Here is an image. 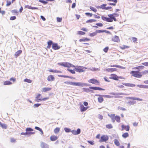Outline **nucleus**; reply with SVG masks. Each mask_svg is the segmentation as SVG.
Segmentation results:
<instances>
[{"mask_svg":"<svg viewBox=\"0 0 148 148\" xmlns=\"http://www.w3.org/2000/svg\"><path fill=\"white\" fill-rule=\"evenodd\" d=\"M58 64L60 65L63 66L64 67H67L68 68L75 67V71L79 73L84 72L85 71L86 69H88L86 67L82 66H75L72 64L67 62L59 63Z\"/></svg>","mask_w":148,"mask_h":148,"instance_id":"nucleus-1","label":"nucleus"},{"mask_svg":"<svg viewBox=\"0 0 148 148\" xmlns=\"http://www.w3.org/2000/svg\"><path fill=\"white\" fill-rule=\"evenodd\" d=\"M64 83L67 85H70L80 87L88 86L90 85L89 84L80 82H65Z\"/></svg>","mask_w":148,"mask_h":148,"instance_id":"nucleus-2","label":"nucleus"},{"mask_svg":"<svg viewBox=\"0 0 148 148\" xmlns=\"http://www.w3.org/2000/svg\"><path fill=\"white\" fill-rule=\"evenodd\" d=\"M90 89H93L94 90H104L105 89L101 88L100 87H90L89 88H83L84 90L86 92H93L92 91L90 90Z\"/></svg>","mask_w":148,"mask_h":148,"instance_id":"nucleus-3","label":"nucleus"},{"mask_svg":"<svg viewBox=\"0 0 148 148\" xmlns=\"http://www.w3.org/2000/svg\"><path fill=\"white\" fill-rule=\"evenodd\" d=\"M131 73L133 76L136 77L140 78L142 76L141 72L138 71H131Z\"/></svg>","mask_w":148,"mask_h":148,"instance_id":"nucleus-4","label":"nucleus"},{"mask_svg":"<svg viewBox=\"0 0 148 148\" xmlns=\"http://www.w3.org/2000/svg\"><path fill=\"white\" fill-rule=\"evenodd\" d=\"M25 131L27 135H33L35 134V132H32L33 130L30 127H27L25 129Z\"/></svg>","mask_w":148,"mask_h":148,"instance_id":"nucleus-5","label":"nucleus"},{"mask_svg":"<svg viewBox=\"0 0 148 148\" xmlns=\"http://www.w3.org/2000/svg\"><path fill=\"white\" fill-rule=\"evenodd\" d=\"M110 94L112 95H116L115 97V98L120 97L119 96V95H127L126 94L122 92L114 93V92H112L110 93Z\"/></svg>","mask_w":148,"mask_h":148,"instance_id":"nucleus-6","label":"nucleus"},{"mask_svg":"<svg viewBox=\"0 0 148 148\" xmlns=\"http://www.w3.org/2000/svg\"><path fill=\"white\" fill-rule=\"evenodd\" d=\"M108 139V137L107 135H103L101 136L100 141L101 142H106Z\"/></svg>","mask_w":148,"mask_h":148,"instance_id":"nucleus-7","label":"nucleus"},{"mask_svg":"<svg viewBox=\"0 0 148 148\" xmlns=\"http://www.w3.org/2000/svg\"><path fill=\"white\" fill-rule=\"evenodd\" d=\"M88 82L92 84H99V82L97 79H92L88 80Z\"/></svg>","mask_w":148,"mask_h":148,"instance_id":"nucleus-8","label":"nucleus"},{"mask_svg":"<svg viewBox=\"0 0 148 148\" xmlns=\"http://www.w3.org/2000/svg\"><path fill=\"white\" fill-rule=\"evenodd\" d=\"M71 132L72 133L75 135H77L79 134L81 132V130L79 128H78L77 130H73Z\"/></svg>","mask_w":148,"mask_h":148,"instance_id":"nucleus-9","label":"nucleus"},{"mask_svg":"<svg viewBox=\"0 0 148 148\" xmlns=\"http://www.w3.org/2000/svg\"><path fill=\"white\" fill-rule=\"evenodd\" d=\"M121 130L123 131L124 130H125L126 131H128L130 130V126L129 125H121Z\"/></svg>","mask_w":148,"mask_h":148,"instance_id":"nucleus-10","label":"nucleus"},{"mask_svg":"<svg viewBox=\"0 0 148 148\" xmlns=\"http://www.w3.org/2000/svg\"><path fill=\"white\" fill-rule=\"evenodd\" d=\"M40 147L41 148H49V145L42 142H41Z\"/></svg>","mask_w":148,"mask_h":148,"instance_id":"nucleus-11","label":"nucleus"},{"mask_svg":"<svg viewBox=\"0 0 148 148\" xmlns=\"http://www.w3.org/2000/svg\"><path fill=\"white\" fill-rule=\"evenodd\" d=\"M52 48L53 49L56 50L60 49V46H58V44L54 43L53 44Z\"/></svg>","mask_w":148,"mask_h":148,"instance_id":"nucleus-12","label":"nucleus"},{"mask_svg":"<svg viewBox=\"0 0 148 148\" xmlns=\"http://www.w3.org/2000/svg\"><path fill=\"white\" fill-rule=\"evenodd\" d=\"M109 78L110 79H112L115 80H118V76L114 74H111Z\"/></svg>","mask_w":148,"mask_h":148,"instance_id":"nucleus-13","label":"nucleus"},{"mask_svg":"<svg viewBox=\"0 0 148 148\" xmlns=\"http://www.w3.org/2000/svg\"><path fill=\"white\" fill-rule=\"evenodd\" d=\"M127 99H132V100H138V101H142L143 100V99H140L138 98H137V97H127Z\"/></svg>","mask_w":148,"mask_h":148,"instance_id":"nucleus-14","label":"nucleus"},{"mask_svg":"<svg viewBox=\"0 0 148 148\" xmlns=\"http://www.w3.org/2000/svg\"><path fill=\"white\" fill-rule=\"evenodd\" d=\"M108 116L111 119L112 121L113 122H114L115 121V119L116 118V116H115V114H111L110 115L108 114Z\"/></svg>","mask_w":148,"mask_h":148,"instance_id":"nucleus-15","label":"nucleus"},{"mask_svg":"<svg viewBox=\"0 0 148 148\" xmlns=\"http://www.w3.org/2000/svg\"><path fill=\"white\" fill-rule=\"evenodd\" d=\"M122 84L124 85L127 86H129V87H134L135 86V85L134 84H130V83H122Z\"/></svg>","mask_w":148,"mask_h":148,"instance_id":"nucleus-16","label":"nucleus"},{"mask_svg":"<svg viewBox=\"0 0 148 148\" xmlns=\"http://www.w3.org/2000/svg\"><path fill=\"white\" fill-rule=\"evenodd\" d=\"M112 40L113 41L118 42L119 40V39L118 36H115L112 38Z\"/></svg>","mask_w":148,"mask_h":148,"instance_id":"nucleus-17","label":"nucleus"},{"mask_svg":"<svg viewBox=\"0 0 148 148\" xmlns=\"http://www.w3.org/2000/svg\"><path fill=\"white\" fill-rule=\"evenodd\" d=\"M47 79L48 81H53L54 80V77L53 75H50L48 76Z\"/></svg>","mask_w":148,"mask_h":148,"instance_id":"nucleus-18","label":"nucleus"},{"mask_svg":"<svg viewBox=\"0 0 148 148\" xmlns=\"http://www.w3.org/2000/svg\"><path fill=\"white\" fill-rule=\"evenodd\" d=\"M112 15H111V14L108 15V16L109 18L107 17L106 21L108 22H112Z\"/></svg>","mask_w":148,"mask_h":148,"instance_id":"nucleus-19","label":"nucleus"},{"mask_svg":"<svg viewBox=\"0 0 148 148\" xmlns=\"http://www.w3.org/2000/svg\"><path fill=\"white\" fill-rule=\"evenodd\" d=\"M80 110L81 112H84L87 109V108L84 107L82 104H81L80 106Z\"/></svg>","mask_w":148,"mask_h":148,"instance_id":"nucleus-20","label":"nucleus"},{"mask_svg":"<svg viewBox=\"0 0 148 148\" xmlns=\"http://www.w3.org/2000/svg\"><path fill=\"white\" fill-rule=\"evenodd\" d=\"M22 51L21 50H19L16 52L14 54V56L15 58H17L18 56L22 53Z\"/></svg>","mask_w":148,"mask_h":148,"instance_id":"nucleus-21","label":"nucleus"},{"mask_svg":"<svg viewBox=\"0 0 148 148\" xmlns=\"http://www.w3.org/2000/svg\"><path fill=\"white\" fill-rule=\"evenodd\" d=\"M41 94H39L35 99V101L37 102H39L40 101H41V98H39V96H40Z\"/></svg>","mask_w":148,"mask_h":148,"instance_id":"nucleus-22","label":"nucleus"},{"mask_svg":"<svg viewBox=\"0 0 148 148\" xmlns=\"http://www.w3.org/2000/svg\"><path fill=\"white\" fill-rule=\"evenodd\" d=\"M58 138V137L55 136H51L50 139L51 141H54L56 140Z\"/></svg>","mask_w":148,"mask_h":148,"instance_id":"nucleus-23","label":"nucleus"},{"mask_svg":"<svg viewBox=\"0 0 148 148\" xmlns=\"http://www.w3.org/2000/svg\"><path fill=\"white\" fill-rule=\"evenodd\" d=\"M117 70L116 68H108L106 69V70L108 72H112L115 71Z\"/></svg>","mask_w":148,"mask_h":148,"instance_id":"nucleus-24","label":"nucleus"},{"mask_svg":"<svg viewBox=\"0 0 148 148\" xmlns=\"http://www.w3.org/2000/svg\"><path fill=\"white\" fill-rule=\"evenodd\" d=\"M53 44V42L51 40H49L47 42L48 46L47 47V48L49 49Z\"/></svg>","mask_w":148,"mask_h":148,"instance_id":"nucleus-25","label":"nucleus"},{"mask_svg":"<svg viewBox=\"0 0 148 148\" xmlns=\"http://www.w3.org/2000/svg\"><path fill=\"white\" fill-rule=\"evenodd\" d=\"M51 88H49L45 87L42 88V91L43 92H45L50 90Z\"/></svg>","mask_w":148,"mask_h":148,"instance_id":"nucleus-26","label":"nucleus"},{"mask_svg":"<svg viewBox=\"0 0 148 148\" xmlns=\"http://www.w3.org/2000/svg\"><path fill=\"white\" fill-rule=\"evenodd\" d=\"M88 70H91V71H99L100 70L98 68H96L95 67H93L92 68H89L88 69Z\"/></svg>","mask_w":148,"mask_h":148,"instance_id":"nucleus-27","label":"nucleus"},{"mask_svg":"<svg viewBox=\"0 0 148 148\" xmlns=\"http://www.w3.org/2000/svg\"><path fill=\"white\" fill-rule=\"evenodd\" d=\"M0 125L3 129H6L7 128V126L6 124H3L0 121Z\"/></svg>","mask_w":148,"mask_h":148,"instance_id":"nucleus-28","label":"nucleus"},{"mask_svg":"<svg viewBox=\"0 0 148 148\" xmlns=\"http://www.w3.org/2000/svg\"><path fill=\"white\" fill-rule=\"evenodd\" d=\"M136 103V101H129L127 102V104L129 105H134Z\"/></svg>","mask_w":148,"mask_h":148,"instance_id":"nucleus-29","label":"nucleus"},{"mask_svg":"<svg viewBox=\"0 0 148 148\" xmlns=\"http://www.w3.org/2000/svg\"><path fill=\"white\" fill-rule=\"evenodd\" d=\"M12 84V83L9 81H6L4 82V85H10Z\"/></svg>","mask_w":148,"mask_h":148,"instance_id":"nucleus-30","label":"nucleus"},{"mask_svg":"<svg viewBox=\"0 0 148 148\" xmlns=\"http://www.w3.org/2000/svg\"><path fill=\"white\" fill-rule=\"evenodd\" d=\"M103 97H100L98 98V102L100 103H101L103 101Z\"/></svg>","mask_w":148,"mask_h":148,"instance_id":"nucleus-31","label":"nucleus"},{"mask_svg":"<svg viewBox=\"0 0 148 148\" xmlns=\"http://www.w3.org/2000/svg\"><path fill=\"white\" fill-rule=\"evenodd\" d=\"M114 143L117 146L120 145V143L118 140L115 139L114 140Z\"/></svg>","mask_w":148,"mask_h":148,"instance_id":"nucleus-32","label":"nucleus"},{"mask_svg":"<svg viewBox=\"0 0 148 148\" xmlns=\"http://www.w3.org/2000/svg\"><path fill=\"white\" fill-rule=\"evenodd\" d=\"M90 40V39L87 38H84L82 39H80L79 40V41L80 42H82V41H88Z\"/></svg>","mask_w":148,"mask_h":148,"instance_id":"nucleus-33","label":"nucleus"},{"mask_svg":"<svg viewBox=\"0 0 148 148\" xmlns=\"http://www.w3.org/2000/svg\"><path fill=\"white\" fill-rule=\"evenodd\" d=\"M129 136V134L127 132H125V133H123L122 135V137L124 138H126Z\"/></svg>","mask_w":148,"mask_h":148,"instance_id":"nucleus-34","label":"nucleus"},{"mask_svg":"<svg viewBox=\"0 0 148 148\" xmlns=\"http://www.w3.org/2000/svg\"><path fill=\"white\" fill-rule=\"evenodd\" d=\"M97 34V33L96 30L95 32L92 33H90L89 34V35L91 37H93V36L96 35Z\"/></svg>","mask_w":148,"mask_h":148,"instance_id":"nucleus-35","label":"nucleus"},{"mask_svg":"<svg viewBox=\"0 0 148 148\" xmlns=\"http://www.w3.org/2000/svg\"><path fill=\"white\" fill-rule=\"evenodd\" d=\"M96 20L95 19H91L87 20L86 21V23H92L94 22H96Z\"/></svg>","mask_w":148,"mask_h":148,"instance_id":"nucleus-36","label":"nucleus"},{"mask_svg":"<svg viewBox=\"0 0 148 148\" xmlns=\"http://www.w3.org/2000/svg\"><path fill=\"white\" fill-rule=\"evenodd\" d=\"M120 117L119 116H116L115 121H116L117 122L119 123L120 122Z\"/></svg>","mask_w":148,"mask_h":148,"instance_id":"nucleus-37","label":"nucleus"},{"mask_svg":"<svg viewBox=\"0 0 148 148\" xmlns=\"http://www.w3.org/2000/svg\"><path fill=\"white\" fill-rule=\"evenodd\" d=\"M90 8L93 12H96L97 11V10L94 7L90 6Z\"/></svg>","mask_w":148,"mask_h":148,"instance_id":"nucleus-38","label":"nucleus"},{"mask_svg":"<svg viewBox=\"0 0 148 148\" xmlns=\"http://www.w3.org/2000/svg\"><path fill=\"white\" fill-rule=\"evenodd\" d=\"M24 81L25 82H26L29 83H30L32 82V81L31 80L27 78L25 79L24 80Z\"/></svg>","mask_w":148,"mask_h":148,"instance_id":"nucleus-39","label":"nucleus"},{"mask_svg":"<svg viewBox=\"0 0 148 148\" xmlns=\"http://www.w3.org/2000/svg\"><path fill=\"white\" fill-rule=\"evenodd\" d=\"M77 34L79 35H82L85 34V33L82 31H79L77 32Z\"/></svg>","mask_w":148,"mask_h":148,"instance_id":"nucleus-40","label":"nucleus"},{"mask_svg":"<svg viewBox=\"0 0 148 148\" xmlns=\"http://www.w3.org/2000/svg\"><path fill=\"white\" fill-rule=\"evenodd\" d=\"M106 127L108 129H110L113 128V126L111 124H108L106 125Z\"/></svg>","mask_w":148,"mask_h":148,"instance_id":"nucleus-41","label":"nucleus"},{"mask_svg":"<svg viewBox=\"0 0 148 148\" xmlns=\"http://www.w3.org/2000/svg\"><path fill=\"white\" fill-rule=\"evenodd\" d=\"M38 1L40 2L43 3L44 4H46L48 3L47 1H45L43 0H39Z\"/></svg>","mask_w":148,"mask_h":148,"instance_id":"nucleus-42","label":"nucleus"},{"mask_svg":"<svg viewBox=\"0 0 148 148\" xmlns=\"http://www.w3.org/2000/svg\"><path fill=\"white\" fill-rule=\"evenodd\" d=\"M64 130L66 132H69L71 131V129H70L66 127L64 128Z\"/></svg>","mask_w":148,"mask_h":148,"instance_id":"nucleus-43","label":"nucleus"},{"mask_svg":"<svg viewBox=\"0 0 148 148\" xmlns=\"http://www.w3.org/2000/svg\"><path fill=\"white\" fill-rule=\"evenodd\" d=\"M144 68V66H140L135 67V69H143Z\"/></svg>","mask_w":148,"mask_h":148,"instance_id":"nucleus-44","label":"nucleus"},{"mask_svg":"<svg viewBox=\"0 0 148 148\" xmlns=\"http://www.w3.org/2000/svg\"><path fill=\"white\" fill-rule=\"evenodd\" d=\"M103 97H106L108 98H111L113 97V96H112L106 95H103Z\"/></svg>","mask_w":148,"mask_h":148,"instance_id":"nucleus-45","label":"nucleus"},{"mask_svg":"<svg viewBox=\"0 0 148 148\" xmlns=\"http://www.w3.org/2000/svg\"><path fill=\"white\" fill-rule=\"evenodd\" d=\"M60 131V128L58 127H57L55 129L54 132L55 133H58Z\"/></svg>","mask_w":148,"mask_h":148,"instance_id":"nucleus-46","label":"nucleus"},{"mask_svg":"<svg viewBox=\"0 0 148 148\" xmlns=\"http://www.w3.org/2000/svg\"><path fill=\"white\" fill-rule=\"evenodd\" d=\"M106 5V4H103L101 5L100 7H99V8H101L102 9H105V7H106L105 6Z\"/></svg>","mask_w":148,"mask_h":148,"instance_id":"nucleus-47","label":"nucleus"},{"mask_svg":"<svg viewBox=\"0 0 148 148\" xmlns=\"http://www.w3.org/2000/svg\"><path fill=\"white\" fill-rule=\"evenodd\" d=\"M40 105H41V104H40V103H36V104H35L33 106V107L34 108H37V107H38L39 106H40Z\"/></svg>","mask_w":148,"mask_h":148,"instance_id":"nucleus-48","label":"nucleus"},{"mask_svg":"<svg viewBox=\"0 0 148 148\" xmlns=\"http://www.w3.org/2000/svg\"><path fill=\"white\" fill-rule=\"evenodd\" d=\"M67 70L69 71L70 73H71L72 74H74L75 73V72L74 70L68 69H67Z\"/></svg>","mask_w":148,"mask_h":148,"instance_id":"nucleus-49","label":"nucleus"},{"mask_svg":"<svg viewBox=\"0 0 148 148\" xmlns=\"http://www.w3.org/2000/svg\"><path fill=\"white\" fill-rule=\"evenodd\" d=\"M142 75H146L147 74H148V71L145 70L142 71Z\"/></svg>","mask_w":148,"mask_h":148,"instance_id":"nucleus-50","label":"nucleus"},{"mask_svg":"<svg viewBox=\"0 0 148 148\" xmlns=\"http://www.w3.org/2000/svg\"><path fill=\"white\" fill-rule=\"evenodd\" d=\"M109 49V47H107L103 49V51L105 53H107L108 52V51Z\"/></svg>","mask_w":148,"mask_h":148,"instance_id":"nucleus-51","label":"nucleus"},{"mask_svg":"<svg viewBox=\"0 0 148 148\" xmlns=\"http://www.w3.org/2000/svg\"><path fill=\"white\" fill-rule=\"evenodd\" d=\"M96 32L97 33H103V32H105L104 31V30H96Z\"/></svg>","mask_w":148,"mask_h":148,"instance_id":"nucleus-52","label":"nucleus"},{"mask_svg":"<svg viewBox=\"0 0 148 148\" xmlns=\"http://www.w3.org/2000/svg\"><path fill=\"white\" fill-rule=\"evenodd\" d=\"M85 14L87 16H89L90 17H91L92 16V14L91 13H90L88 12H86L85 13Z\"/></svg>","mask_w":148,"mask_h":148,"instance_id":"nucleus-53","label":"nucleus"},{"mask_svg":"<svg viewBox=\"0 0 148 148\" xmlns=\"http://www.w3.org/2000/svg\"><path fill=\"white\" fill-rule=\"evenodd\" d=\"M118 109L119 110H120L123 111H125L126 110V109L124 108H123L121 107H119Z\"/></svg>","mask_w":148,"mask_h":148,"instance_id":"nucleus-54","label":"nucleus"},{"mask_svg":"<svg viewBox=\"0 0 148 148\" xmlns=\"http://www.w3.org/2000/svg\"><path fill=\"white\" fill-rule=\"evenodd\" d=\"M16 19V17L15 16H11L10 18V19L11 20H13Z\"/></svg>","mask_w":148,"mask_h":148,"instance_id":"nucleus-55","label":"nucleus"},{"mask_svg":"<svg viewBox=\"0 0 148 148\" xmlns=\"http://www.w3.org/2000/svg\"><path fill=\"white\" fill-rule=\"evenodd\" d=\"M96 25L99 27H102L103 26V24L101 23H97Z\"/></svg>","mask_w":148,"mask_h":148,"instance_id":"nucleus-56","label":"nucleus"},{"mask_svg":"<svg viewBox=\"0 0 148 148\" xmlns=\"http://www.w3.org/2000/svg\"><path fill=\"white\" fill-rule=\"evenodd\" d=\"M62 20V18H60L59 17H57V21L58 22H61Z\"/></svg>","mask_w":148,"mask_h":148,"instance_id":"nucleus-57","label":"nucleus"},{"mask_svg":"<svg viewBox=\"0 0 148 148\" xmlns=\"http://www.w3.org/2000/svg\"><path fill=\"white\" fill-rule=\"evenodd\" d=\"M104 8L105 10H110V11H111L112 9V8L111 7H105Z\"/></svg>","mask_w":148,"mask_h":148,"instance_id":"nucleus-58","label":"nucleus"},{"mask_svg":"<svg viewBox=\"0 0 148 148\" xmlns=\"http://www.w3.org/2000/svg\"><path fill=\"white\" fill-rule=\"evenodd\" d=\"M7 3L6 4L7 6H9L11 4V2L10 1H7Z\"/></svg>","mask_w":148,"mask_h":148,"instance_id":"nucleus-59","label":"nucleus"},{"mask_svg":"<svg viewBox=\"0 0 148 148\" xmlns=\"http://www.w3.org/2000/svg\"><path fill=\"white\" fill-rule=\"evenodd\" d=\"M88 142L89 143H90V144H91L92 145H93L94 144V141H93L89 140V141H88Z\"/></svg>","mask_w":148,"mask_h":148,"instance_id":"nucleus-60","label":"nucleus"},{"mask_svg":"<svg viewBox=\"0 0 148 148\" xmlns=\"http://www.w3.org/2000/svg\"><path fill=\"white\" fill-rule=\"evenodd\" d=\"M111 15H113V16H114L115 17L119 16V14L117 13H114L112 14H111Z\"/></svg>","mask_w":148,"mask_h":148,"instance_id":"nucleus-61","label":"nucleus"},{"mask_svg":"<svg viewBox=\"0 0 148 148\" xmlns=\"http://www.w3.org/2000/svg\"><path fill=\"white\" fill-rule=\"evenodd\" d=\"M10 80L11 81H12L13 82H14L16 81V79L15 78L12 77L10 79Z\"/></svg>","mask_w":148,"mask_h":148,"instance_id":"nucleus-62","label":"nucleus"},{"mask_svg":"<svg viewBox=\"0 0 148 148\" xmlns=\"http://www.w3.org/2000/svg\"><path fill=\"white\" fill-rule=\"evenodd\" d=\"M98 118L99 119L102 120L103 119V116L99 114L98 115Z\"/></svg>","mask_w":148,"mask_h":148,"instance_id":"nucleus-63","label":"nucleus"},{"mask_svg":"<svg viewBox=\"0 0 148 148\" xmlns=\"http://www.w3.org/2000/svg\"><path fill=\"white\" fill-rule=\"evenodd\" d=\"M142 64L146 66H148V62H145L143 63Z\"/></svg>","mask_w":148,"mask_h":148,"instance_id":"nucleus-64","label":"nucleus"}]
</instances>
